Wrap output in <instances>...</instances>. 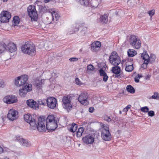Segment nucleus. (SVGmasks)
Wrapping results in <instances>:
<instances>
[{"label": "nucleus", "mask_w": 159, "mask_h": 159, "mask_svg": "<svg viewBox=\"0 0 159 159\" xmlns=\"http://www.w3.org/2000/svg\"><path fill=\"white\" fill-rule=\"evenodd\" d=\"M25 120L27 123H28L30 126L34 127V128L36 125L35 120L31 116L30 114H27L24 115Z\"/></svg>", "instance_id": "dca6fc26"}, {"label": "nucleus", "mask_w": 159, "mask_h": 159, "mask_svg": "<svg viewBox=\"0 0 159 159\" xmlns=\"http://www.w3.org/2000/svg\"><path fill=\"white\" fill-rule=\"evenodd\" d=\"M17 98L14 95H9L5 96L3 98V101L7 104H11L17 101Z\"/></svg>", "instance_id": "2eb2a0df"}, {"label": "nucleus", "mask_w": 159, "mask_h": 159, "mask_svg": "<svg viewBox=\"0 0 159 159\" xmlns=\"http://www.w3.org/2000/svg\"><path fill=\"white\" fill-rule=\"evenodd\" d=\"M142 75H141L138 74L135 77H134V81L136 83H138L139 82V79L142 77Z\"/></svg>", "instance_id": "ea45409f"}, {"label": "nucleus", "mask_w": 159, "mask_h": 159, "mask_svg": "<svg viewBox=\"0 0 159 159\" xmlns=\"http://www.w3.org/2000/svg\"><path fill=\"white\" fill-rule=\"evenodd\" d=\"M141 57L144 60L143 63L142 64L141 67L143 69H146L147 67L148 64V61L147 60L149 59V56L148 54L145 53H143L141 55Z\"/></svg>", "instance_id": "aec40b11"}, {"label": "nucleus", "mask_w": 159, "mask_h": 159, "mask_svg": "<svg viewBox=\"0 0 159 159\" xmlns=\"http://www.w3.org/2000/svg\"><path fill=\"white\" fill-rule=\"evenodd\" d=\"M27 105L34 109H39V107L36 102L33 99H29L26 101Z\"/></svg>", "instance_id": "412c9836"}, {"label": "nucleus", "mask_w": 159, "mask_h": 159, "mask_svg": "<svg viewBox=\"0 0 159 159\" xmlns=\"http://www.w3.org/2000/svg\"><path fill=\"white\" fill-rule=\"evenodd\" d=\"M46 122L45 117L40 116L39 118L37 124L36 123V125L34 128V127H31L33 129L37 128L39 132H45L47 129Z\"/></svg>", "instance_id": "7ed1b4c3"}, {"label": "nucleus", "mask_w": 159, "mask_h": 159, "mask_svg": "<svg viewBox=\"0 0 159 159\" xmlns=\"http://www.w3.org/2000/svg\"><path fill=\"white\" fill-rule=\"evenodd\" d=\"M148 78L149 79V77H148V76L145 77V79H146V80H147Z\"/></svg>", "instance_id": "4d7b16f0"}, {"label": "nucleus", "mask_w": 159, "mask_h": 159, "mask_svg": "<svg viewBox=\"0 0 159 159\" xmlns=\"http://www.w3.org/2000/svg\"><path fill=\"white\" fill-rule=\"evenodd\" d=\"M148 115L149 116L152 117L155 115L154 112L153 111H148Z\"/></svg>", "instance_id": "37998d69"}, {"label": "nucleus", "mask_w": 159, "mask_h": 159, "mask_svg": "<svg viewBox=\"0 0 159 159\" xmlns=\"http://www.w3.org/2000/svg\"><path fill=\"white\" fill-rule=\"evenodd\" d=\"M103 118L104 120L108 122L111 121L112 120V119L109 116L106 115H104Z\"/></svg>", "instance_id": "e433bc0d"}, {"label": "nucleus", "mask_w": 159, "mask_h": 159, "mask_svg": "<svg viewBox=\"0 0 159 159\" xmlns=\"http://www.w3.org/2000/svg\"><path fill=\"white\" fill-rule=\"evenodd\" d=\"M13 22L14 23V26L17 25L19 23V17L18 16H14L13 19Z\"/></svg>", "instance_id": "c9c22d12"}, {"label": "nucleus", "mask_w": 159, "mask_h": 159, "mask_svg": "<svg viewBox=\"0 0 159 159\" xmlns=\"http://www.w3.org/2000/svg\"><path fill=\"white\" fill-rule=\"evenodd\" d=\"M112 72L116 74L115 77L119 78L120 76V68L119 66H116L113 67L112 69Z\"/></svg>", "instance_id": "393cba45"}, {"label": "nucleus", "mask_w": 159, "mask_h": 159, "mask_svg": "<svg viewBox=\"0 0 159 159\" xmlns=\"http://www.w3.org/2000/svg\"><path fill=\"white\" fill-rule=\"evenodd\" d=\"M88 97V95L87 93H82L79 95L78 100L81 104L87 105L89 104V102L87 100Z\"/></svg>", "instance_id": "ddd939ff"}, {"label": "nucleus", "mask_w": 159, "mask_h": 159, "mask_svg": "<svg viewBox=\"0 0 159 159\" xmlns=\"http://www.w3.org/2000/svg\"><path fill=\"white\" fill-rule=\"evenodd\" d=\"M4 159H10L7 157H5Z\"/></svg>", "instance_id": "bf43d9fd"}, {"label": "nucleus", "mask_w": 159, "mask_h": 159, "mask_svg": "<svg viewBox=\"0 0 159 159\" xmlns=\"http://www.w3.org/2000/svg\"><path fill=\"white\" fill-rule=\"evenodd\" d=\"M94 110L93 107H91L89 108V111L90 113H93Z\"/></svg>", "instance_id": "8fccbe9b"}, {"label": "nucleus", "mask_w": 159, "mask_h": 159, "mask_svg": "<svg viewBox=\"0 0 159 159\" xmlns=\"http://www.w3.org/2000/svg\"><path fill=\"white\" fill-rule=\"evenodd\" d=\"M108 21V16L107 14H104L101 16L100 17V21L102 24H106Z\"/></svg>", "instance_id": "cd10ccee"}, {"label": "nucleus", "mask_w": 159, "mask_h": 159, "mask_svg": "<svg viewBox=\"0 0 159 159\" xmlns=\"http://www.w3.org/2000/svg\"><path fill=\"white\" fill-rule=\"evenodd\" d=\"M148 13L149 15L152 17L155 14V10H152L150 11H148Z\"/></svg>", "instance_id": "49530a36"}, {"label": "nucleus", "mask_w": 159, "mask_h": 159, "mask_svg": "<svg viewBox=\"0 0 159 159\" xmlns=\"http://www.w3.org/2000/svg\"><path fill=\"white\" fill-rule=\"evenodd\" d=\"M103 81L105 82H106L108 79V76L107 75V74L103 76Z\"/></svg>", "instance_id": "09e8293b"}, {"label": "nucleus", "mask_w": 159, "mask_h": 159, "mask_svg": "<svg viewBox=\"0 0 159 159\" xmlns=\"http://www.w3.org/2000/svg\"><path fill=\"white\" fill-rule=\"evenodd\" d=\"M94 69V68L92 65H89L87 66V71H89V72L90 71H93Z\"/></svg>", "instance_id": "a19ab883"}, {"label": "nucleus", "mask_w": 159, "mask_h": 159, "mask_svg": "<svg viewBox=\"0 0 159 159\" xmlns=\"http://www.w3.org/2000/svg\"><path fill=\"white\" fill-rule=\"evenodd\" d=\"M22 51L31 56H34L36 53L35 46L30 42H25L21 47Z\"/></svg>", "instance_id": "f257e3e1"}, {"label": "nucleus", "mask_w": 159, "mask_h": 159, "mask_svg": "<svg viewBox=\"0 0 159 159\" xmlns=\"http://www.w3.org/2000/svg\"><path fill=\"white\" fill-rule=\"evenodd\" d=\"M16 139L19 142H20L22 145L24 146L28 147L31 145L30 142L28 140L25 139L21 137H18Z\"/></svg>", "instance_id": "4be33fe9"}, {"label": "nucleus", "mask_w": 159, "mask_h": 159, "mask_svg": "<svg viewBox=\"0 0 159 159\" xmlns=\"http://www.w3.org/2000/svg\"><path fill=\"white\" fill-rule=\"evenodd\" d=\"M70 61H77L78 60V58L76 57H73L70 58L69 59Z\"/></svg>", "instance_id": "de8ad7c7"}, {"label": "nucleus", "mask_w": 159, "mask_h": 159, "mask_svg": "<svg viewBox=\"0 0 159 159\" xmlns=\"http://www.w3.org/2000/svg\"><path fill=\"white\" fill-rule=\"evenodd\" d=\"M84 131V129L83 127H80L78 129L76 132V136L78 137H80L81 136L82 134Z\"/></svg>", "instance_id": "473e14b6"}, {"label": "nucleus", "mask_w": 159, "mask_h": 159, "mask_svg": "<svg viewBox=\"0 0 159 159\" xmlns=\"http://www.w3.org/2000/svg\"><path fill=\"white\" fill-rule=\"evenodd\" d=\"M126 90L129 93H134L135 92L134 88L131 85H129L126 87Z\"/></svg>", "instance_id": "7c9ffc66"}, {"label": "nucleus", "mask_w": 159, "mask_h": 159, "mask_svg": "<svg viewBox=\"0 0 159 159\" xmlns=\"http://www.w3.org/2000/svg\"><path fill=\"white\" fill-rule=\"evenodd\" d=\"M45 120L47 129L53 131L57 128V122L53 115L48 116Z\"/></svg>", "instance_id": "f03ea898"}, {"label": "nucleus", "mask_w": 159, "mask_h": 159, "mask_svg": "<svg viewBox=\"0 0 159 159\" xmlns=\"http://www.w3.org/2000/svg\"><path fill=\"white\" fill-rule=\"evenodd\" d=\"M4 84L3 81L0 80V87L3 88L4 86Z\"/></svg>", "instance_id": "3c124183"}, {"label": "nucleus", "mask_w": 159, "mask_h": 159, "mask_svg": "<svg viewBox=\"0 0 159 159\" xmlns=\"http://www.w3.org/2000/svg\"><path fill=\"white\" fill-rule=\"evenodd\" d=\"M77 125L75 123H72L71 125H69L68 127V130L71 132L74 133L77 130Z\"/></svg>", "instance_id": "bb28decb"}, {"label": "nucleus", "mask_w": 159, "mask_h": 159, "mask_svg": "<svg viewBox=\"0 0 159 159\" xmlns=\"http://www.w3.org/2000/svg\"><path fill=\"white\" fill-rule=\"evenodd\" d=\"M101 135L102 138L103 140L106 141L111 140V136L108 125H103V127L101 129Z\"/></svg>", "instance_id": "39448f33"}, {"label": "nucleus", "mask_w": 159, "mask_h": 159, "mask_svg": "<svg viewBox=\"0 0 159 159\" xmlns=\"http://www.w3.org/2000/svg\"><path fill=\"white\" fill-rule=\"evenodd\" d=\"M27 11L29 16L31 18V20H35L37 16L35 6L31 5H30L28 7Z\"/></svg>", "instance_id": "6e6552de"}, {"label": "nucleus", "mask_w": 159, "mask_h": 159, "mask_svg": "<svg viewBox=\"0 0 159 159\" xmlns=\"http://www.w3.org/2000/svg\"><path fill=\"white\" fill-rule=\"evenodd\" d=\"M32 85L31 84L27 83L26 84L25 86L23 87L21 89H20L19 91L20 95L22 97L25 96L27 93L32 90Z\"/></svg>", "instance_id": "9d476101"}, {"label": "nucleus", "mask_w": 159, "mask_h": 159, "mask_svg": "<svg viewBox=\"0 0 159 159\" xmlns=\"http://www.w3.org/2000/svg\"><path fill=\"white\" fill-rule=\"evenodd\" d=\"M109 61L112 65L115 66H117L121 62L119 57L115 51L111 53L109 57Z\"/></svg>", "instance_id": "0eeeda50"}, {"label": "nucleus", "mask_w": 159, "mask_h": 159, "mask_svg": "<svg viewBox=\"0 0 159 159\" xmlns=\"http://www.w3.org/2000/svg\"><path fill=\"white\" fill-rule=\"evenodd\" d=\"M44 80L43 79L40 80L37 79L35 81L34 85L37 89H40L41 88L42 85L44 84Z\"/></svg>", "instance_id": "b1692460"}, {"label": "nucleus", "mask_w": 159, "mask_h": 159, "mask_svg": "<svg viewBox=\"0 0 159 159\" xmlns=\"http://www.w3.org/2000/svg\"><path fill=\"white\" fill-rule=\"evenodd\" d=\"M100 0H91L90 2V4L93 7L96 8L98 6Z\"/></svg>", "instance_id": "c756f323"}, {"label": "nucleus", "mask_w": 159, "mask_h": 159, "mask_svg": "<svg viewBox=\"0 0 159 159\" xmlns=\"http://www.w3.org/2000/svg\"><path fill=\"white\" fill-rule=\"evenodd\" d=\"M82 140L83 142L85 143L92 144L94 141V138L92 135L89 134L83 137Z\"/></svg>", "instance_id": "a211bd4d"}, {"label": "nucleus", "mask_w": 159, "mask_h": 159, "mask_svg": "<svg viewBox=\"0 0 159 159\" xmlns=\"http://www.w3.org/2000/svg\"><path fill=\"white\" fill-rule=\"evenodd\" d=\"M28 79L27 75H25L18 77L15 80V83L17 86H20L25 84Z\"/></svg>", "instance_id": "1a4fd4ad"}, {"label": "nucleus", "mask_w": 159, "mask_h": 159, "mask_svg": "<svg viewBox=\"0 0 159 159\" xmlns=\"http://www.w3.org/2000/svg\"><path fill=\"white\" fill-rule=\"evenodd\" d=\"M46 101V99L45 100L44 99L42 100L41 99H39L38 101V105H44L45 104Z\"/></svg>", "instance_id": "4c0bfd02"}, {"label": "nucleus", "mask_w": 159, "mask_h": 159, "mask_svg": "<svg viewBox=\"0 0 159 159\" xmlns=\"http://www.w3.org/2000/svg\"><path fill=\"white\" fill-rule=\"evenodd\" d=\"M48 11L51 14L53 20L54 21H57L60 17L59 15L52 9L49 10Z\"/></svg>", "instance_id": "a878e982"}, {"label": "nucleus", "mask_w": 159, "mask_h": 159, "mask_svg": "<svg viewBox=\"0 0 159 159\" xmlns=\"http://www.w3.org/2000/svg\"><path fill=\"white\" fill-rule=\"evenodd\" d=\"M130 1V0H128V2H129Z\"/></svg>", "instance_id": "680f3d73"}, {"label": "nucleus", "mask_w": 159, "mask_h": 159, "mask_svg": "<svg viewBox=\"0 0 159 159\" xmlns=\"http://www.w3.org/2000/svg\"><path fill=\"white\" fill-rule=\"evenodd\" d=\"M11 16V14L9 12L3 11L0 15V21L2 23L8 22Z\"/></svg>", "instance_id": "9b49d317"}, {"label": "nucleus", "mask_w": 159, "mask_h": 159, "mask_svg": "<svg viewBox=\"0 0 159 159\" xmlns=\"http://www.w3.org/2000/svg\"><path fill=\"white\" fill-rule=\"evenodd\" d=\"M3 152V148L0 146V154L2 153Z\"/></svg>", "instance_id": "864d4df0"}, {"label": "nucleus", "mask_w": 159, "mask_h": 159, "mask_svg": "<svg viewBox=\"0 0 159 159\" xmlns=\"http://www.w3.org/2000/svg\"><path fill=\"white\" fill-rule=\"evenodd\" d=\"M100 75L101 76H103L106 74V73L102 69H101L99 70Z\"/></svg>", "instance_id": "c03bdc74"}, {"label": "nucleus", "mask_w": 159, "mask_h": 159, "mask_svg": "<svg viewBox=\"0 0 159 159\" xmlns=\"http://www.w3.org/2000/svg\"><path fill=\"white\" fill-rule=\"evenodd\" d=\"M48 107L50 109H53L56 107L57 103V99L54 97H49L46 99Z\"/></svg>", "instance_id": "f8f14e48"}, {"label": "nucleus", "mask_w": 159, "mask_h": 159, "mask_svg": "<svg viewBox=\"0 0 159 159\" xmlns=\"http://www.w3.org/2000/svg\"><path fill=\"white\" fill-rule=\"evenodd\" d=\"M4 45H5V50H8L11 52H14L17 49L16 45L13 43H9L7 45L5 44Z\"/></svg>", "instance_id": "6ab92c4d"}, {"label": "nucleus", "mask_w": 159, "mask_h": 159, "mask_svg": "<svg viewBox=\"0 0 159 159\" xmlns=\"http://www.w3.org/2000/svg\"><path fill=\"white\" fill-rule=\"evenodd\" d=\"M18 116V112L17 111L13 109L9 110L7 114V118L10 120L14 121L17 119Z\"/></svg>", "instance_id": "4468645a"}, {"label": "nucleus", "mask_w": 159, "mask_h": 159, "mask_svg": "<svg viewBox=\"0 0 159 159\" xmlns=\"http://www.w3.org/2000/svg\"><path fill=\"white\" fill-rule=\"evenodd\" d=\"M130 44L134 48L138 49L141 47V42L138 38L137 36L135 35H131L129 39Z\"/></svg>", "instance_id": "423d86ee"}, {"label": "nucleus", "mask_w": 159, "mask_h": 159, "mask_svg": "<svg viewBox=\"0 0 159 159\" xmlns=\"http://www.w3.org/2000/svg\"><path fill=\"white\" fill-rule=\"evenodd\" d=\"M2 0L4 2H6L7 1V0Z\"/></svg>", "instance_id": "13d9d810"}, {"label": "nucleus", "mask_w": 159, "mask_h": 159, "mask_svg": "<svg viewBox=\"0 0 159 159\" xmlns=\"http://www.w3.org/2000/svg\"><path fill=\"white\" fill-rule=\"evenodd\" d=\"M74 96L73 95H69L64 96L62 99V106L63 108L69 111L72 108L71 102Z\"/></svg>", "instance_id": "20e7f679"}, {"label": "nucleus", "mask_w": 159, "mask_h": 159, "mask_svg": "<svg viewBox=\"0 0 159 159\" xmlns=\"http://www.w3.org/2000/svg\"><path fill=\"white\" fill-rule=\"evenodd\" d=\"M140 110L143 112L147 113L148 111L149 108L147 106L143 107L141 108Z\"/></svg>", "instance_id": "58836bf2"}, {"label": "nucleus", "mask_w": 159, "mask_h": 159, "mask_svg": "<svg viewBox=\"0 0 159 159\" xmlns=\"http://www.w3.org/2000/svg\"><path fill=\"white\" fill-rule=\"evenodd\" d=\"M149 59L147 60H148V62L152 63L155 61L156 57L154 55L152 54L150 57L149 56Z\"/></svg>", "instance_id": "72a5a7b5"}, {"label": "nucleus", "mask_w": 159, "mask_h": 159, "mask_svg": "<svg viewBox=\"0 0 159 159\" xmlns=\"http://www.w3.org/2000/svg\"><path fill=\"white\" fill-rule=\"evenodd\" d=\"M148 98L149 99L152 98L154 99L158 100L159 99V93L157 92H155L154 93L153 95L152 96L148 97Z\"/></svg>", "instance_id": "2f4dec72"}, {"label": "nucleus", "mask_w": 159, "mask_h": 159, "mask_svg": "<svg viewBox=\"0 0 159 159\" xmlns=\"http://www.w3.org/2000/svg\"><path fill=\"white\" fill-rule=\"evenodd\" d=\"M79 3H83V1L82 0H76Z\"/></svg>", "instance_id": "5fc2aeb1"}, {"label": "nucleus", "mask_w": 159, "mask_h": 159, "mask_svg": "<svg viewBox=\"0 0 159 159\" xmlns=\"http://www.w3.org/2000/svg\"><path fill=\"white\" fill-rule=\"evenodd\" d=\"M120 114H121V111H120Z\"/></svg>", "instance_id": "052dcab7"}, {"label": "nucleus", "mask_w": 159, "mask_h": 159, "mask_svg": "<svg viewBox=\"0 0 159 159\" xmlns=\"http://www.w3.org/2000/svg\"><path fill=\"white\" fill-rule=\"evenodd\" d=\"M5 46L4 44H0V53H2L5 50Z\"/></svg>", "instance_id": "79ce46f5"}, {"label": "nucleus", "mask_w": 159, "mask_h": 159, "mask_svg": "<svg viewBox=\"0 0 159 159\" xmlns=\"http://www.w3.org/2000/svg\"><path fill=\"white\" fill-rule=\"evenodd\" d=\"M131 106L130 105H128L125 107L127 108V109L128 110L131 108Z\"/></svg>", "instance_id": "603ef678"}, {"label": "nucleus", "mask_w": 159, "mask_h": 159, "mask_svg": "<svg viewBox=\"0 0 159 159\" xmlns=\"http://www.w3.org/2000/svg\"><path fill=\"white\" fill-rule=\"evenodd\" d=\"M129 57H133L137 54L136 52L134 49H129L127 52Z\"/></svg>", "instance_id": "c85d7f7f"}, {"label": "nucleus", "mask_w": 159, "mask_h": 159, "mask_svg": "<svg viewBox=\"0 0 159 159\" xmlns=\"http://www.w3.org/2000/svg\"><path fill=\"white\" fill-rule=\"evenodd\" d=\"M127 64H126L127 66ZM133 70V66L132 65H128L126 66L125 68V70L126 71L128 72L131 71Z\"/></svg>", "instance_id": "f704fd0d"}, {"label": "nucleus", "mask_w": 159, "mask_h": 159, "mask_svg": "<svg viewBox=\"0 0 159 159\" xmlns=\"http://www.w3.org/2000/svg\"><path fill=\"white\" fill-rule=\"evenodd\" d=\"M128 110L127 109V108H126V107H125V108H124L123 110V111L124 112H126L127 111H128Z\"/></svg>", "instance_id": "6e6d98bb"}, {"label": "nucleus", "mask_w": 159, "mask_h": 159, "mask_svg": "<svg viewBox=\"0 0 159 159\" xmlns=\"http://www.w3.org/2000/svg\"><path fill=\"white\" fill-rule=\"evenodd\" d=\"M101 46V43L99 41L94 42L91 44V49L93 52H96Z\"/></svg>", "instance_id": "5701e85b"}, {"label": "nucleus", "mask_w": 159, "mask_h": 159, "mask_svg": "<svg viewBox=\"0 0 159 159\" xmlns=\"http://www.w3.org/2000/svg\"><path fill=\"white\" fill-rule=\"evenodd\" d=\"M75 81L76 84L78 85H80L82 84V82L78 78L75 79Z\"/></svg>", "instance_id": "a18cd8bd"}, {"label": "nucleus", "mask_w": 159, "mask_h": 159, "mask_svg": "<svg viewBox=\"0 0 159 159\" xmlns=\"http://www.w3.org/2000/svg\"><path fill=\"white\" fill-rule=\"evenodd\" d=\"M80 25L78 24H75L73 25V32H75L78 31L79 29L80 28L82 29L81 32L83 34H85L87 31L88 28L86 26H80L79 27Z\"/></svg>", "instance_id": "f3484780"}]
</instances>
